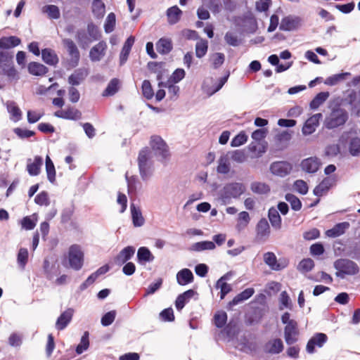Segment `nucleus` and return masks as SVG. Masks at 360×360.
<instances>
[{"label":"nucleus","mask_w":360,"mask_h":360,"mask_svg":"<svg viewBox=\"0 0 360 360\" xmlns=\"http://www.w3.org/2000/svg\"><path fill=\"white\" fill-rule=\"evenodd\" d=\"M349 119L347 111L340 105L333 107L330 114L326 117L324 126L328 129H333L343 126Z\"/></svg>","instance_id":"f257e3e1"},{"label":"nucleus","mask_w":360,"mask_h":360,"mask_svg":"<svg viewBox=\"0 0 360 360\" xmlns=\"http://www.w3.org/2000/svg\"><path fill=\"white\" fill-rule=\"evenodd\" d=\"M245 186L242 183L232 182L226 184L219 193V199L224 205L230 204L232 198H239L245 193Z\"/></svg>","instance_id":"f03ea898"},{"label":"nucleus","mask_w":360,"mask_h":360,"mask_svg":"<svg viewBox=\"0 0 360 360\" xmlns=\"http://www.w3.org/2000/svg\"><path fill=\"white\" fill-rule=\"evenodd\" d=\"M62 43L66 48L69 56L65 62V67L68 69L76 68L80 60V53L76 44L69 38L63 39Z\"/></svg>","instance_id":"7ed1b4c3"},{"label":"nucleus","mask_w":360,"mask_h":360,"mask_svg":"<svg viewBox=\"0 0 360 360\" xmlns=\"http://www.w3.org/2000/svg\"><path fill=\"white\" fill-rule=\"evenodd\" d=\"M68 262L75 271L80 270L84 264V253L78 245H72L68 251Z\"/></svg>","instance_id":"20e7f679"},{"label":"nucleus","mask_w":360,"mask_h":360,"mask_svg":"<svg viewBox=\"0 0 360 360\" xmlns=\"http://www.w3.org/2000/svg\"><path fill=\"white\" fill-rule=\"evenodd\" d=\"M150 146L156 156L168 158L170 156L169 147L161 136L153 135L150 137Z\"/></svg>","instance_id":"39448f33"},{"label":"nucleus","mask_w":360,"mask_h":360,"mask_svg":"<svg viewBox=\"0 0 360 360\" xmlns=\"http://www.w3.org/2000/svg\"><path fill=\"white\" fill-rule=\"evenodd\" d=\"M335 269H341L343 274L347 275H355L359 271V267L356 263L348 259H338L334 262Z\"/></svg>","instance_id":"423d86ee"},{"label":"nucleus","mask_w":360,"mask_h":360,"mask_svg":"<svg viewBox=\"0 0 360 360\" xmlns=\"http://www.w3.org/2000/svg\"><path fill=\"white\" fill-rule=\"evenodd\" d=\"M264 261L274 271H281L288 265V261L286 259H279L278 260L276 256L272 252H267L264 254Z\"/></svg>","instance_id":"0eeeda50"},{"label":"nucleus","mask_w":360,"mask_h":360,"mask_svg":"<svg viewBox=\"0 0 360 360\" xmlns=\"http://www.w3.org/2000/svg\"><path fill=\"white\" fill-rule=\"evenodd\" d=\"M328 340V338L326 334L323 333H316L309 340L307 344L306 350L307 353L314 354L316 352V346L319 348L322 347L324 344L327 342Z\"/></svg>","instance_id":"6e6552de"},{"label":"nucleus","mask_w":360,"mask_h":360,"mask_svg":"<svg viewBox=\"0 0 360 360\" xmlns=\"http://www.w3.org/2000/svg\"><path fill=\"white\" fill-rule=\"evenodd\" d=\"M292 169V165L287 161H276L270 166L271 172L276 176L284 177L289 174Z\"/></svg>","instance_id":"1a4fd4ad"},{"label":"nucleus","mask_w":360,"mask_h":360,"mask_svg":"<svg viewBox=\"0 0 360 360\" xmlns=\"http://www.w3.org/2000/svg\"><path fill=\"white\" fill-rule=\"evenodd\" d=\"M302 19L299 16L288 15L281 20L279 29L283 31H293L301 27Z\"/></svg>","instance_id":"9d476101"},{"label":"nucleus","mask_w":360,"mask_h":360,"mask_svg":"<svg viewBox=\"0 0 360 360\" xmlns=\"http://www.w3.org/2000/svg\"><path fill=\"white\" fill-rule=\"evenodd\" d=\"M82 112L73 106H68L64 110H59L54 112V116L68 120H79L82 118Z\"/></svg>","instance_id":"9b49d317"},{"label":"nucleus","mask_w":360,"mask_h":360,"mask_svg":"<svg viewBox=\"0 0 360 360\" xmlns=\"http://www.w3.org/2000/svg\"><path fill=\"white\" fill-rule=\"evenodd\" d=\"M139 173L143 181L150 178L154 170L153 161L152 159H138Z\"/></svg>","instance_id":"f8f14e48"},{"label":"nucleus","mask_w":360,"mask_h":360,"mask_svg":"<svg viewBox=\"0 0 360 360\" xmlns=\"http://www.w3.org/2000/svg\"><path fill=\"white\" fill-rule=\"evenodd\" d=\"M297 322H291L284 328V338L287 345H292L298 340L299 330Z\"/></svg>","instance_id":"ddd939ff"},{"label":"nucleus","mask_w":360,"mask_h":360,"mask_svg":"<svg viewBox=\"0 0 360 360\" xmlns=\"http://www.w3.org/2000/svg\"><path fill=\"white\" fill-rule=\"evenodd\" d=\"M108 46L105 41H100L94 45L89 51V58L91 62L100 61L105 55Z\"/></svg>","instance_id":"4468645a"},{"label":"nucleus","mask_w":360,"mask_h":360,"mask_svg":"<svg viewBox=\"0 0 360 360\" xmlns=\"http://www.w3.org/2000/svg\"><path fill=\"white\" fill-rule=\"evenodd\" d=\"M270 235V226L265 218H262L256 226V240L264 242Z\"/></svg>","instance_id":"2eb2a0df"},{"label":"nucleus","mask_w":360,"mask_h":360,"mask_svg":"<svg viewBox=\"0 0 360 360\" xmlns=\"http://www.w3.org/2000/svg\"><path fill=\"white\" fill-rule=\"evenodd\" d=\"M335 179L333 176L325 177L313 190V193L317 197H321L335 185Z\"/></svg>","instance_id":"dca6fc26"},{"label":"nucleus","mask_w":360,"mask_h":360,"mask_svg":"<svg viewBox=\"0 0 360 360\" xmlns=\"http://www.w3.org/2000/svg\"><path fill=\"white\" fill-rule=\"evenodd\" d=\"M135 248L127 246L123 248L114 258V263L116 265L122 266L127 263L134 255Z\"/></svg>","instance_id":"f3484780"},{"label":"nucleus","mask_w":360,"mask_h":360,"mask_svg":"<svg viewBox=\"0 0 360 360\" xmlns=\"http://www.w3.org/2000/svg\"><path fill=\"white\" fill-rule=\"evenodd\" d=\"M321 117V113H316L307 119L302 129L303 134L310 135L314 133L319 126V120Z\"/></svg>","instance_id":"a211bd4d"},{"label":"nucleus","mask_w":360,"mask_h":360,"mask_svg":"<svg viewBox=\"0 0 360 360\" xmlns=\"http://www.w3.org/2000/svg\"><path fill=\"white\" fill-rule=\"evenodd\" d=\"M284 345L280 338H275L268 341L264 346L266 354H278L283 352Z\"/></svg>","instance_id":"6ab92c4d"},{"label":"nucleus","mask_w":360,"mask_h":360,"mask_svg":"<svg viewBox=\"0 0 360 360\" xmlns=\"http://www.w3.org/2000/svg\"><path fill=\"white\" fill-rule=\"evenodd\" d=\"M74 314L72 308H68L63 311L57 319L56 328L58 330H64L71 321Z\"/></svg>","instance_id":"aec40b11"},{"label":"nucleus","mask_w":360,"mask_h":360,"mask_svg":"<svg viewBox=\"0 0 360 360\" xmlns=\"http://www.w3.org/2000/svg\"><path fill=\"white\" fill-rule=\"evenodd\" d=\"M255 293V290L252 288H248L236 295L231 301L228 303L227 309H231L232 307L235 305L238 304L240 302H243L245 300H248Z\"/></svg>","instance_id":"412c9836"},{"label":"nucleus","mask_w":360,"mask_h":360,"mask_svg":"<svg viewBox=\"0 0 360 360\" xmlns=\"http://www.w3.org/2000/svg\"><path fill=\"white\" fill-rule=\"evenodd\" d=\"M88 74L87 69L78 68L68 77V83L72 86H78L85 79Z\"/></svg>","instance_id":"4be33fe9"},{"label":"nucleus","mask_w":360,"mask_h":360,"mask_svg":"<svg viewBox=\"0 0 360 360\" xmlns=\"http://www.w3.org/2000/svg\"><path fill=\"white\" fill-rule=\"evenodd\" d=\"M197 294L196 291L193 289H189L183 293L179 295L175 300V307L179 311H181L182 309L185 307L186 304L189 302V300Z\"/></svg>","instance_id":"5701e85b"},{"label":"nucleus","mask_w":360,"mask_h":360,"mask_svg":"<svg viewBox=\"0 0 360 360\" xmlns=\"http://www.w3.org/2000/svg\"><path fill=\"white\" fill-rule=\"evenodd\" d=\"M135 37L134 36L129 37L122 46L120 54V65H123L127 60L131 48L134 44Z\"/></svg>","instance_id":"b1692460"},{"label":"nucleus","mask_w":360,"mask_h":360,"mask_svg":"<svg viewBox=\"0 0 360 360\" xmlns=\"http://www.w3.org/2000/svg\"><path fill=\"white\" fill-rule=\"evenodd\" d=\"M320 165L319 159H303L300 163L302 169L309 174L316 173Z\"/></svg>","instance_id":"393cba45"},{"label":"nucleus","mask_w":360,"mask_h":360,"mask_svg":"<svg viewBox=\"0 0 360 360\" xmlns=\"http://www.w3.org/2000/svg\"><path fill=\"white\" fill-rule=\"evenodd\" d=\"M75 213V206L71 205L69 207H65L62 210L60 214V223L62 224H66L70 223V226L73 229L77 228L76 222L72 221V217Z\"/></svg>","instance_id":"a878e982"},{"label":"nucleus","mask_w":360,"mask_h":360,"mask_svg":"<svg viewBox=\"0 0 360 360\" xmlns=\"http://www.w3.org/2000/svg\"><path fill=\"white\" fill-rule=\"evenodd\" d=\"M349 226L348 221L338 223L332 229L327 230L326 234L330 238H337L344 234Z\"/></svg>","instance_id":"bb28decb"},{"label":"nucleus","mask_w":360,"mask_h":360,"mask_svg":"<svg viewBox=\"0 0 360 360\" xmlns=\"http://www.w3.org/2000/svg\"><path fill=\"white\" fill-rule=\"evenodd\" d=\"M193 279V274L189 269H182L176 274V281L179 285H186L192 283Z\"/></svg>","instance_id":"cd10ccee"},{"label":"nucleus","mask_w":360,"mask_h":360,"mask_svg":"<svg viewBox=\"0 0 360 360\" xmlns=\"http://www.w3.org/2000/svg\"><path fill=\"white\" fill-rule=\"evenodd\" d=\"M41 58L43 61L49 65L56 66L59 62L55 51L48 48L41 50Z\"/></svg>","instance_id":"c85d7f7f"},{"label":"nucleus","mask_w":360,"mask_h":360,"mask_svg":"<svg viewBox=\"0 0 360 360\" xmlns=\"http://www.w3.org/2000/svg\"><path fill=\"white\" fill-rule=\"evenodd\" d=\"M155 259L154 255L147 247H141L137 251V262L143 265L146 262H152Z\"/></svg>","instance_id":"c756f323"},{"label":"nucleus","mask_w":360,"mask_h":360,"mask_svg":"<svg viewBox=\"0 0 360 360\" xmlns=\"http://www.w3.org/2000/svg\"><path fill=\"white\" fill-rule=\"evenodd\" d=\"M20 42V39L15 36L2 37L0 38V49L10 51L11 49L18 46Z\"/></svg>","instance_id":"7c9ffc66"},{"label":"nucleus","mask_w":360,"mask_h":360,"mask_svg":"<svg viewBox=\"0 0 360 360\" xmlns=\"http://www.w3.org/2000/svg\"><path fill=\"white\" fill-rule=\"evenodd\" d=\"M130 210L133 225L135 227H140L143 226L144 224L145 219L142 215L140 208L136 207L134 203H131L130 205Z\"/></svg>","instance_id":"2f4dec72"},{"label":"nucleus","mask_w":360,"mask_h":360,"mask_svg":"<svg viewBox=\"0 0 360 360\" xmlns=\"http://www.w3.org/2000/svg\"><path fill=\"white\" fill-rule=\"evenodd\" d=\"M182 11L177 6H174L167 10L166 15L168 23L170 25L176 24L181 18Z\"/></svg>","instance_id":"473e14b6"},{"label":"nucleus","mask_w":360,"mask_h":360,"mask_svg":"<svg viewBox=\"0 0 360 360\" xmlns=\"http://www.w3.org/2000/svg\"><path fill=\"white\" fill-rule=\"evenodd\" d=\"M172 43L171 39L161 38L156 43V49L160 54L165 55L172 50Z\"/></svg>","instance_id":"72a5a7b5"},{"label":"nucleus","mask_w":360,"mask_h":360,"mask_svg":"<svg viewBox=\"0 0 360 360\" xmlns=\"http://www.w3.org/2000/svg\"><path fill=\"white\" fill-rule=\"evenodd\" d=\"M75 39L82 49H86L92 42L87 32L84 29H79L76 32Z\"/></svg>","instance_id":"f704fd0d"},{"label":"nucleus","mask_w":360,"mask_h":360,"mask_svg":"<svg viewBox=\"0 0 360 360\" xmlns=\"http://www.w3.org/2000/svg\"><path fill=\"white\" fill-rule=\"evenodd\" d=\"M268 217L272 227L276 230L281 228V217L276 209L271 207L268 211Z\"/></svg>","instance_id":"c9c22d12"},{"label":"nucleus","mask_w":360,"mask_h":360,"mask_svg":"<svg viewBox=\"0 0 360 360\" xmlns=\"http://www.w3.org/2000/svg\"><path fill=\"white\" fill-rule=\"evenodd\" d=\"M48 68L37 62H31L28 65V71L31 75L42 76L47 73Z\"/></svg>","instance_id":"e433bc0d"},{"label":"nucleus","mask_w":360,"mask_h":360,"mask_svg":"<svg viewBox=\"0 0 360 360\" xmlns=\"http://www.w3.org/2000/svg\"><path fill=\"white\" fill-rule=\"evenodd\" d=\"M6 105L7 110L11 115V119L13 121L18 122L22 119V112L15 101H8Z\"/></svg>","instance_id":"4c0bfd02"},{"label":"nucleus","mask_w":360,"mask_h":360,"mask_svg":"<svg viewBox=\"0 0 360 360\" xmlns=\"http://www.w3.org/2000/svg\"><path fill=\"white\" fill-rule=\"evenodd\" d=\"M267 148L268 143L266 141H252L248 146L249 150L257 154L258 155H262L266 151Z\"/></svg>","instance_id":"58836bf2"},{"label":"nucleus","mask_w":360,"mask_h":360,"mask_svg":"<svg viewBox=\"0 0 360 360\" xmlns=\"http://www.w3.org/2000/svg\"><path fill=\"white\" fill-rule=\"evenodd\" d=\"M224 39L228 45L233 47L238 46L242 43V39L238 37V34L233 31L226 32Z\"/></svg>","instance_id":"ea45409f"},{"label":"nucleus","mask_w":360,"mask_h":360,"mask_svg":"<svg viewBox=\"0 0 360 360\" xmlns=\"http://www.w3.org/2000/svg\"><path fill=\"white\" fill-rule=\"evenodd\" d=\"M251 191L256 194H267L270 192V187L266 183L254 181L250 185Z\"/></svg>","instance_id":"a19ab883"},{"label":"nucleus","mask_w":360,"mask_h":360,"mask_svg":"<svg viewBox=\"0 0 360 360\" xmlns=\"http://www.w3.org/2000/svg\"><path fill=\"white\" fill-rule=\"evenodd\" d=\"M120 89V80L117 78L112 79L103 93V96L115 95Z\"/></svg>","instance_id":"79ce46f5"},{"label":"nucleus","mask_w":360,"mask_h":360,"mask_svg":"<svg viewBox=\"0 0 360 360\" xmlns=\"http://www.w3.org/2000/svg\"><path fill=\"white\" fill-rule=\"evenodd\" d=\"M329 97V93L328 91L320 92L316 95V96L310 102L309 106L311 109L316 110L321 105H322Z\"/></svg>","instance_id":"37998d69"},{"label":"nucleus","mask_w":360,"mask_h":360,"mask_svg":"<svg viewBox=\"0 0 360 360\" xmlns=\"http://www.w3.org/2000/svg\"><path fill=\"white\" fill-rule=\"evenodd\" d=\"M215 247V243L212 241L204 240L193 243L191 250L193 251L200 252L206 250H214Z\"/></svg>","instance_id":"c03bdc74"},{"label":"nucleus","mask_w":360,"mask_h":360,"mask_svg":"<svg viewBox=\"0 0 360 360\" xmlns=\"http://www.w3.org/2000/svg\"><path fill=\"white\" fill-rule=\"evenodd\" d=\"M349 75H350L349 72H342L333 75L326 79L324 84L328 86H335L340 82L345 80Z\"/></svg>","instance_id":"a18cd8bd"},{"label":"nucleus","mask_w":360,"mask_h":360,"mask_svg":"<svg viewBox=\"0 0 360 360\" xmlns=\"http://www.w3.org/2000/svg\"><path fill=\"white\" fill-rule=\"evenodd\" d=\"M105 4L102 0H94L92 2V12L94 15L101 18L105 13Z\"/></svg>","instance_id":"49530a36"},{"label":"nucleus","mask_w":360,"mask_h":360,"mask_svg":"<svg viewBox=\"0 0 360 360\" xmlns=\"http://www.w3.org/2000/svg\"><path fill=\"white\" fill-rule=\"evenodd\" d=\"M224 331L227 337L234 338L239 333L238 323L235 321H230L224 327Z\"/></svg>","instance_id":"de8ad7c7"},{"label":"nucleus","mask_w":360,"mask_h":360,"mask_svg":"<svg viewBox=\"0 0 360 360\" xmlns=\"http://www.w3.org/2000/svg\"><path fill=\"white\" fill-rule=\"evenodd\" d=\"M285 199L290 204L291 209L294 211H300L302 208V202L294 194L287 193L285 195Z\"/></svg>","instance_id":"09e8293b"},{"label":"nucleus","mask_w":360,"mask_h":360,"mask_svg":"<svg viewBox=\"0 0 360 360\" xmlns=\"http://www.w3.org/2000/svg\"><path fill=\"white\" fill-rule=\"evenodd\" d=\"M349 151L352 156L360 155V138L354 137L349 141Z\"/></svg>","instance_id":"8fccbe9b"},{"label":"nucleus","mask_w":360,"mask_h":360,"mask_svg":"<svg viewBox=\"0 0 360 360\" xmlns=\"http://www.w3.org/2000/svg\"><path fill=\"white\" fill-rule=\"evenodd\" d=\"M46 160V170L47 174V179L51 183L56 181V169L52 159Z\"/></svg>","instance_id":"3c124183"},{"label":"nucleus","mask_w":360,"mask_h":360,"mask_svg":"<svg viewBox=\"0 0 360 360\" xmlns=\"http://www.w3.org/2000/svg\"><path fill=\"white\" fill-rule=\"evenodd\" d=\"M87 33L91 38V41H98L101 37V34L98 27L93 22H89L87 25Z\"/></svg>","instance_id":"603ef678"},{"label":"nucleus","mask_w":360,"mask_h":360,"mask_svg":"<svg viewBox=\"0 0 360 360\" xmlns=\"http://www.w3.org/2000/svg\"><path fill=\"white\" fill-rule=\"evenodd\" d=\"M208 42L206 39H200L195 44V55L198 58H202L207 53Z\"/></svg>","instance_id":"864d4df0"},{"label":"nucleus","mask_w":360,"mask_h":360,"mask_svg":"<svg viewBox=\"0 0 360 360\" xmlns=\"http://www.w3.org/2000/svg\"><path fill=\"white\" fill-rule=\"evenodd\" d=\"M13 53L11 51L0 49V66L8 65L13 63Z\"/></svg>","instance_id":"5fc2aeb1"},{"label":"nucleus","mask_w":360,"mask_h":360,"mask_svg":"<svg viewBox=\"0 0 360 360\" xmlns=\"http://www.w3.org/2000/svg\"><path fill=\"white\" fill-rule=\"evenodd\" d=\"M17 262L20 267L25 269L28 262V250L25 248H20L17 255Z\"/></svg>","instance_id":"6e6d98bb"},{"label":"nucleus","mask_w":360,"mask_h":360,"mask_svg":"<svg viewBox=\"0 0 360 360\" xmlns=\"http://www.w3.org/2000/svg\"><path fill=\"white\" fill-rule=\"evenodd\" d=\"M43 164V159H34V162L27 165V172L31 176H37L40 172L41 166Z\"/></svg>","instance_id":"4d7b16f0"},{"label":"nucleus","mask_w":360,"mask_h":360,"mask_svg":"<svg viewBox=\"0 0 360 360\" xmlns=\"http://www.w3.org/2000/svg\"><path fill=\"white\" fill-rule=\"evenodd\" d=\"M126 180L127 182V188L129 193H136L138 186L141 187V182L139 179L136 176H131L129 177L127 174H126Z\"/></svg>","instance_id":"13d9d810"},{"label":"nucleus","mask_w":360,"mask_h":360,"mask_svg":"<svg viewBox=\"0 0 360 360\" xmlns=\"http://www.w3.org/2000/svg\"><path fill=\"white\" fill-rule=\"evenodd\" d=\"M89 346V332H84V335L82 336L80 343L77 346L75 352L77 354H81L85 350L88 349Z\"/></svg>","instance_id":"bf43d9fd"},{"label":"nucleus","mask_w":360,"mask_h":360,"mask_svg":"<svg viewBox=\"0 0 360 360\" xmlns=\"http://www.w3.org/2000/svg\"><path fill=\"white\" fill-rule=\"evenodd\" d=\"M116 16L114 13H110L105 21L104 30L106 33L112 32L115 27Z\"/></svg>","instance_id":"052dcab7"},{"label":"nucleus","mask_w":360,"mask_h":360,"mask_svg":"<svg viewBox=\"0 0 360 360\" xmlns=\"http://www.w3.org/2000/svg\"><path fill=\"white\" fill-rule=\"evenodd\" d=\"M43 11L46 13L51 19H58L60 13V10L57 6L47 5L43 8Z\"/></svg>","instance_id":"680f3d73"},{"label":"nucleus","mask_w":360,"mask_h":360,"mask_svg":"<svg viewBox=\"0 0 360 360\" xmlns=\"http://www.w3.org/2000/svg\"><path fill=\"white\" fill-rule=\"evenodd\" d=\"M143 96L148 100L153 98L154 91L149 80L145 79L141 86Z\"/></svg>","instance_id":"e2e57ef3"},{"label":"nucleus","mask_w":360,"mask_h":360,"mask_svg":"<svg viewBox=\"0 0 360 360\" xmlns=\"http://www.w3.org/2000/svg\"><path fill=\"white\" fill-rule=\"evenodd\" d=\"M227 321V314L225 311L217 312L214 316V326L218 328H221L226 326Z\"/></svg>","instance_id":"0e129e2a"},{"label":"nucleus","mask_w":360,"mask_h":360,"mask_svg":"<svg viewBox=\"0 0 360 360\" xmlns=\"http://www.w3.org/2000/svg\"><path fill=\"white\" fill-rule=\"evenodd\" d=\"M210 60L213 68L218 69L224 63L225 56L223 53H214L211 56Z\"/></svg>","instance_id":"69168bd1"},{"label":"nucleus","mask_w":360,"mask_h":360,"mask_svg":"<svg viewBox=\"0 0 360 360\" xmlns=\"http://www.w3.org/2000/svg\"><path fill=\"white\" fill-rule=\"evenodd\" d=\"M314 266V261L310 258H306L301 260L298 264L297 269L302 272H309Z\"/></svg>","instance_id":"338daca9"},{"label":"nucleus","mask_w":360,"mask_h":360,"mask_svg":"<svg viewBox=\"0 0 360 360\" xmlns=\"http://www.w3.org/2000/svg\"><path fill=\"white\" fill-rule=\"evenodd\" d=\"M160 319L164 322H172L175 319L174 311L172 307L163 309L159 314Z\"/></svg>","instance_id":"774afa93"}]
</instances>
